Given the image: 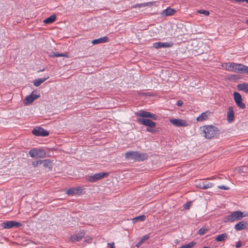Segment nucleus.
I'll use <instances>...</instances> for the list:
<instances>
[{
    "label": "nucleus",
    "instance_id": "nucleus-1",
    "mask_svg": "<svg viewBox=\"0 0 248 248\" xmlns=\"http://www.w3.org/2000/svg\"><path fill=\"white\" fill-rule=\"evenodd\" d=\"M201 134L206 139L217 138L219 135V129L212 125H205L200 128Z\"/></svg>",
    "mask_w": 248,
    "mask_h": 248
},
{
    "label": "nucleus",
    "instance_id": "nucleus-2",
    "mask_svg": "<svg viewBox=\"0 0 248 248\" xmlns=\"http://www.w3.org/2000/svg\"><path fill=\"white\" fill-rule=\"evenodd\" d=\"M148 157L145 153H140L138 151H129L125 154L126 159L135 160L137 161H143Z\"/></svg>",
    "mask_w": 248,
    "mask_h": 248
},
{
    "label": "nucleus",
    "instance_id": "nucleus-3",
    "mask_svg": "<svg viewBox=\"0 0 248 248\" xmlns=\"http://www.w3.org/2000/svg\"><path fill=\"white\" fill-rule=\"evenodd\" d=\"M246 215H244V213L240 211H236L231 212L230 214L225 216V221L234 222L238 220L241 219L243 217H246Z\"/></svg>",
    "mask_w": 248,
    "mask_h": 248
},
{
    "label": "nucleus",
    "instance_id": "nucleus-4",
    "mask_svg": "<svg viewBox=\"0 0 248 248\" xmlns=\"http://www.w3.org/2000/svg\"><path fill=\"white\" fill-rule=\"evenodd\" d=\"M137 121L140 124L148 126V127L146 128L147 132L152 133L155 132V131L153 128H154L156 126V123L155 122L148 119L141 118H137Z\"/></svg>",
    "mask_w": 248,
    "mask_h": 248
},
{
    "label": "nucleus",
    "instance_id": "nucleus-5",
    "mask_svg": "<svg viewBox=\"0 0 248 248\" xmlns=\"http://www.w3.org/2000/svg\"><path fill=\"white\" fill-rule=\"evenodd\" d=\"M29 155L33 158H44L46 157V153L42 149L33 148L29 151Z\"/></svg>",
    "mask_w": 248,
    "mask_h": 248
},
{
    "label": "nucleus",
    "instance_id": "nucleus-6",
    "mask_svg": "<svg viewBox=\"0 0 248 248\" xmlns=\"http://www.w3.org/2000/svg\"><path fill=\"white\" fill-rule=\"evenodd\" d=\"M109 172H100L95 173L93 175L87 176V180L90 182H95L98 180L107 177L109 175Z\"/></svg>",
    "mask_w": 248,
    "mask_h": 248
},
{
    "label": "nucleus",
    "instance_id": "nucleus-7",
    "mask_svg": "<svg viewBox=\"0 0 248 248\" xmlns=\"http://www.w3.org/2000/svg\"><path fill=\"white\" fill-rule=\"evenodd\" d=\"M135 114L138 117H142V118H146V119L149 118L154 120H157V116L155 114L144 110H140L138 112H135Z\"/></svg>",
    "mask_w": 248,
    "mask_h": 248
},
{
    "label": "nucleus",
    "instance_id": "nucleus-8",
    "mask_svg": "<svg viewBox=\"0 0 248 248\" xmlns=\"http://www.w3.org/2000/svg\"><path fill=\"white\" fill-rule=\"evenodd\" d=\"M242 64H237L235 63H225V69L228 71L239 73L241 70L240 67Z\"/></svg>",
    "mask_w": 248,
    "mask_h": 248
},
{
    "label": "nucleus",
    "instance_id": "nucleus-9",
    "mask_svg": "<svg viewBox=\"0 0 248 248\" xmlns=\"http://www.w3.org/2000/svg\"><path fill=\"white\" fill-rule=\"evenodd\" d=\"M233 97L235 103L240 108L243 109L245 108L246 106L245 104L242 102V96L239 93L236 92H234L233 93Z\"/></svg>",
    "mask_w": 248,
    "mask_h": 248
},
{
    "label": "nucleus",
    "instance_id": "nucleus-10",
    "mask_svg": "<svg viewBox=\"0 0 248 248\" xmlns=\"http://www.w3.org/2000/svg\"><path fill=\"white\" fill-rule=\"evenodd\" d=\"M1 226L5 229H11L13 227H19L22 226V224L19 222L15 221H7L1 223Z\"/></svg>",
    "mask_w": 248,
    "mask_h": 248
},
{
    "label": "nucleus",
    "instance_id": "nucleus-11",
    "mask_svg": "<svg viewBox=\"0 0 248 248\" xmlns=\"http://www.w3.org/2000/svg\"><path fill=\"white\" fill-rule=\"evenodd\" d=\"M32 133L33 135L37 136L45 137L48 136L49 134L48 132L46 130L41 127L34 128L33 129Z\"/></svg>",
    "mask_w": 248,
    "mask_h": 248
},
{
    "label": "nucleus",
    "instance_id": "nucleus-12",
    "mask_svg": "<svg viewBox=\"0 0 248 248\" xmlns=\"http://www.w3.org/2000/svg\"><path fill=\"white\" fill-rule=\"evenodd\" d=\"M214 186V184L208 182L207 181L205 180L204 181H200L198 182H196V186L197 187H199L201 189H206L209 188H211Z\"/></svg>",
    "mask_w": 248,
    "mask_h": 248
},
{
    "label": "nucleus",
    "instance_id": "nucleus-13",
    "mask_svg": "<svg viewBox=\"0 0 248 248\" xmlns=\"http://www.w3.org/2000/svg\"><path fill=\"white\" fill-rule=\"evenodd\" d=\"M170 122L171 124L177 127H185L188 125L187 122L183 119H170Z\"/></svg>",
    "mask_w": 248,
    "mask_h": 248
},
{
    "label": "nucleus",
    "instance_id": "nucleus-14",
    "mask_svg": "<svg viewBox=\"0 0 248 248\" xmlns=\"http://www.w3.org/2000/svg\"><path fill=\"white\" fill-rule=\"evenodd\" d=\"M39 97V95L34 94L32 93L31 95L27 96L23 100V103L25 105H28L31 104L34 100Z\"/></svg>",
    "mask_w": 248,
    "mask_h": 248
},
{
    "label": "nucleus",
    "instance_id": "nucleus-15",
    "mask_svg": "<svg viewBox=\"0 0 248 248\" xmlns=\"http://www.w3.org/2000/svg\"><path fill=\"white\" fill-rule=\"evenodd\" d=\"M173 45L172 43H168V42H157L153 44V46L155 48H159L160 47H170L172 46Z\"/></svg>",
    "mask_w": 248,
    "mask_h": 248
},
{
    "label": "nucleus",
    "instance_id": "nucleus-16",
    "mask_svg": "<svg viewBox=\"0 0 248 248\" xmlns=\"http://www.w3.org/2000/svg\"><path fill=\"white\" fill-rule=\"evenodd\" d=\"M248 223L244 221H240L234 226V229L236 231H239L246 229L248 226Z\"/></svg>",
    "mask_w": 248,
    "mask_h": 248
},
{
    "label": "nucleus",
    "instance_id": "nucleus-17",
    "mask_svg": "<svg viewBox=\"0 0 248 248\" xmlns=\"http://www.w3.org/2000/svg\"><path fill=\"white\" fill-rule=\"evenodd\" d=\"M176 12L175 10L170 8H168L164 10L161 13L163 16H171L174 14Z\"/></svg>",
    "mask_w": 248,
    "mask_h": 248
},
{
    "label": "nucleus",
    "instance_id": "nucleus-18",
    "mask_svg": "<svg viewBox=\"0 0 248 248\" xmlns=\"http://www.w3.org/2000/svg\"><path fill=\"white\" fill-rule=\"evenodd\" d=\"M85 232L84 231L79 232L76 235L72 236V241H79L84 236Z\"/></svg>",
    "mask_w": 248,
    "mask_h": 248
},
{
    "label": "nucleus",
    "instance_id": "nucleus-19",
    "mask_svg": "<svg viewBox=\"0 0 248 248\" xmlns=\"http://www.w3.org/2000/svg\"><path fill=\"white\" fill-rule=\"evenodd\" d=\"M234 118V111L233 108L231 106L228 108L227 112V120L229 122L233 121Z\"/></svg>",
    "mask_w": 248,
    "mask_h": 248
},
{
    "label": "nucleus",
    "instance_id": "nucleus-20",
    "mask_svg": "<svg viewBox=\"0 0 248 248\" xmlns=\"http://www.w3.org/2000/svg\"><path fill=\"white\" fill-rule=\"evenodd\" d=\"M210 114L209 111H206L202 113L199 117H197V120L199 122H202L207 120L209 115Z\"/></svg>",
    "mask_w": 248,
    "mask_h": 248
},
{
    "label": "nucleus",
    "instance_id": "nucleus-21",
    "mask_svg": "<svg viewBox=\"0 0 248 248\" xmlns=\"http://www.w3.org/2000/svg\"><path fill=\"white\" fill-rule=\"evenodd\" d=\"M81 189L80 187H72L71 188L68 189L66 193L69 195H73L76 194H78L79 191Z\"/></svg>",
    "mask_w": 248,
    "mask_h": 248
},
{
    "label": "nucleus",
    "instance_id": "nucleus-22",
    "mask_svg": "<svg viewBox=\"0 0 248 248\" xmlns=\"http://www.w3.org/2000/svg\"><path fill=\"white\" fill-rule=\"evenodd\" d=\"M237 88L239 91H243L248 93V83H244L238 84Z\"/></svg>",
    "mask_w": 248,
    "mask_h": 248
},
{
    "label": "nucleus",
    "instance_id": "nucleus-23",
    "mask_svg": "<svg viewBox=\"0 0 248 248\" xmlns=\"http://www.w3.org/2000/svg\"><path fill=\"white\" fill-rule=\"evenodd\" d=\"M108 40V37H101L99 39L93 40L92 42V43L93 45H95V44H100V43H103L107 42Z\"/></svg>",
    "mask_w": 248,
    "mask_h": 248
},
{
    "label": "nucleus",
    "instance_id": "nucleus-24",
    "mask_svg": "<svg viewBox=\"0 0 248 248\" xmlns=\"http://www.w3.org/2000/svg\"><path fill=\"white\" fill-rule=\"evenodd\" d=\"M228 236L227 233H222L217 236L216 237L215 240L217 242L224 241L228 238Z\"/></svg>",
    "mask_w": 248,
    "mask_h": 248
},
{
    "label": "nucleus",
    "instance_id": "nucleus-25",
    "mask_svg": "<svg viewBox=\"0 0 248 248\" xmlns=\"http://www.w3.org/2000/svg\"><path fill=\"white\" fill-rule=\"evenodd\" d=\"M49 78V77H47L46 78H42L39 79H36L33 81V84L36 87H38L40 86L42 83L45 82L46 79Z\"/></svg>",
    "mask_w": 248,
    "mask_h": 248
},
{
    "label": "nucleus",
    "instance_id": "nucleus-26",
    "mask_svg": "<svg viewBox=\"0 0 248 248\" xmlns=\"http://www.w3.org/2000/svg\"><path fill=\"white\" fill-rule=\"evenodd\" d=\"M56 16L55 15H53L45 19L44 20V22L46 24H50L54 22L56 20Z\"/></svg>",
    "mask_w": 248,
    "mask_h": 248
},
{
    "label": "nucleus",
    "instance_id": "nucleus-27",
    "mask_svg": "<svg viewBox=\"0 0 248 248\" xmlns=\"http://www.w3.org/2000/svg\"><path fill=\"white\" fill-rule=\"evenodd\" d=\"M155 1L153 2H147L143 3H138L137 6L139 8H141L142 7L149 6L151 7L152 6L155 5Z\"/></svg>",
    "mask_w": 248,
    "mask_h": 248
},
{
    "label": "nucleus",
    "instance_id": "nucleus-28",
    "mask_svg": "<svg viewBox=\"0 0 248 248\" xmlns=\"http://www.w3.org/2000/svg\"><path fill=\"white\" fill-rule=\"evenodd\" d=\"M41 164H43L44 167L47 168H51V161L50 159H44L41 160Z\"/></svg>",
    "mask_w": 248,
    "mask_h": 248
},
{
    "label": "nucleus",
    "instance_id": "nucleus-29",
    "mask_svg": "<svg viewBox=\"0 0 248 248\" xmlns=\"http://www.w3.org/2000/svg\"><path fill=\"white\" fill-rule=\"evenodd\" d=\"M149 235L148 234H146V235H144L141 238V239L140 240V241L137 243V244H136V247L139 248L143 243H144V242L146 240H148L149 238Z\"/></svg>",
    "mask_w": 248,
    "mask_h": 248
},
{
    "label": "nucleus",
    "instance_id": "nucleus-30",
    "mask_svg": "<svg viewBox=\"0 0 248 248\" xmlns=\"http://www.w3.org/2000/svg\"><path fill=\"white\" fill-rule=\"evenodd\" d=\"M146 219V216L144 215L137 217L133 219L134 223L137 222L138 221H142L145 220Z\"/></svg>",
    "mask_w": 248,
    "mask_h": 248
},
{
    "label": "nucleus",
    "instance_id": "nucleus-31",
    "mask_svg": "<svg viewBox=\"0 0 248 248\" xmlns=\"http://www.w3.org/2000/svg\"><path fill=\"white\" fill-rule=\"evenodd\" d=\"M239 73L248 74V66L242 64V66L240 67Z\"/></svg>",
    "mask_w": 248,
    "mask_h": 248
},
{
    "label": "nucleus",
    "instance_id": "nucleus-32",
    "mask_svg": "<svg viewBox=\"0 0 248 248\" xmlns=\"http://www.w3.org/2000/svg\"><path fill=\"white\" fill-rule=\"evenodd\" d=\"M196 243L195 242L192 241L188 243V244L183 245L178 248H192L196 245Z\"/></svg>",
    "mask_w": 248,
    "mask_h": 248
},
{
    "label": "nucleus",
    "instance_id": "nucleus-33",
    "mask_svg": "<svg viewBox=\"0 0 248 248\" xmlns=\"http://www.w3.org/2000/svg\"><path fill=\"white\" fill-rule=\"evenodd\" d=\"M208 231V229L206 228H204V227H202V228H201L199 231H198V234L199 235H203L204 234H205L206 232H207Z\"/></svg>",
    "mask_w": 248,
    "mask_h": 248
},
{
    "label": "nucleus",
    "instance_id": "nucleus-34",
    "mask_svg": "<svg viewBox=\"0 0 248 248\" xmlns=\"http://www.w3.org/2000/svg\"><path fill=\"white\" fill-rule=\"evenodd\" d=\"M54 57H68V56L66 54H62V53H53Z\"/></svg>",
    "mask_w": 248,
    "mask_h": 248
},
{
    "label": "nucleus",
    "instance_id": "nucleus-35",
    "mask_svg": "<svg viewBox=\"0 0 248 248\" xmlns=\"http://www.w3.org/2000/svg\"><path fill=\"white\" fill-rule=\"evenodd\" d=\"M41 160H38V161H33L32 162V166L34 168L37 167L38 165H41Z\"/></svg>",
    "mask_w": 248,
    "mask_h": 248
},
{
    "label": "nucleus",
    "instance_id": "nucleus-36",
    "mask_svg": "<svg viewBox=\"0 0 248 248\" xmlns=\"http://www.w3.org/2000/svg\"><path fill=\"white\" fill-rule=\"evenodd\" d=\"M200 14H203L206 16H208L209 15V12L206 10H200L198 12Z\"/></svg>",
    "mask_w": 248,
    "mask_h": 248
},
{
    "label": "nucleus",
    "instance_id": "nucleus-37",
    "mask_svg": "<svg viewBox=\"0 0 248 248\" xmlns=\"http://www.w3.org/2000/svg\"><path fill=\"white\" fill-rule=\"evenodd\" d=\"M218 188L222 189H225V190H228L229 189V187L228 186H218Z\"/></svg>",
    "mask_w": 248,
    "mask_h": 248
},
{
    "label": "nucleus",
    "instance_id": "nucleus-38",
    "mask_svg": "<svg viewBox=\"0 0 248 248\" xmlns=\"http://www.w3.org/2000/svg\"><path fill=\"white\" fill-rule=\"evenodd\" d=\"M242 242L239 241L237 242V243L236 244V247L237 248H239L242 246Z\"/></svg>",
    "mask_w": 248,
    "mask_h": 248
},
{
    "label": "nucleus",
    "instance_id": "nucleus-39",
    "mask_svg": "<svg viewBox=\"0 0 248 248\" xmlns=\"http://www.w3.org/2000/svg\"><path fill=\"white\" fill-rule=\"evenodd\" d=\"M108 245L110 247V248H115L114 242L108 243Z\"/></svg>",
    "mask_w": 248,
    "mask_h": 248
},
{
    "label": "nucleus",
    "instance_id": "nucleus-40",
    "mask_svg": "<svg viewBox=\"0 0 248 248\" xmlns=\"http://www.w3.org/2000/svg\"><path fill=\"white\" fill-rule=\"evenodd\" d=\"M190 205H191V202H186V203L185 206V208L188 209L189 208V207L190 206Z\"/></svg>",
    "mask_w": 248,
    "mask_h": 248
},
{
    "label": "nucleus",
    "instance_id": "nucleus-41",
    "mask_svg": "<svg viewBox=\"0 0 248 248\" xmlns=\"http://www.w3.org/2000/svg\"><path fill=\"white\" fill-rule=\"evenodd\" d=\"M176 104L178 106H181L183 105V102L181 100H178Z\"/></svg>",
    "mask_w": 248,
    "mask_h": 248
},
{
    "label": "nucleus",
    "instance_id": "nucleus-42",
    "mask_svg": "<svg viewBox=\"0 0 248 248\" xmlns=\"http://www.w3.org/2000/svg\"><path fill=\"white\" fill-rule=\"evenodd\" d=\"M136 7H138V6H137V4H136V5H133V6H132V8H136Z\"/></svg>",
    "mask_w": 248,
    "mask_h": 248
},
{
    "label": "nucleus",
    "instance_id": "nucleus-43",
    "mask_svg": "<svg viewBox=\"0 0 248 248\" xmlns=\"http://www.w3.org/2000/svg\"><path fill=\"white\" fill-rule=\"evenodd\" d=\"M214 179V177H211V178H208L207 179H208V180H212V179Z\"/></svg>",
    "mask_w": 248,
    "mask_h": 248
},
{
    "label": "nucleus",
    "instance_id": "nucleus-44",
    "mask_svg": "<svg viewBox=\"0 0 248 248\" xmlns=\"http://www.w3.org/2000/svg\"><path fill=\"white\" fill-rule=\"evenodd\" d=\"M246 23L248 25V19L246 21Z\"/></svg>",
    "mask_w": 248,
    "mask_h": 248
}]
</instances>
